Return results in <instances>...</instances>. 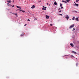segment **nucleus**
<instances>
[{"mask_svg":"<svg viewBox=\"0 0 79 79\" xmlns=\"http://www.w3.org/2000/svg\"><path fill=\"white\" fill-rule=\"evenodd\" d=\"M74 24H73V25H71L69 27V29H71V28H73V27H74Z\"/></svg>","mask_w":79,"mask_h":79,"instance_id":"nucleus-1","label":"nucleus"},{"mask_svg":"<svg viewBox=\"0 0 79 79\" xmlns=\"http://www.w3.org/2000/svg\"><path fill=\"white\" fill-rule=\"evenodd\" d=\"M46 18V19H49V16H48L47 15H46L45 16Z\"/></svg>","mask_w":79,"mask_h":79,"instance_id":"nucleus-2","label":"nucleus"},{"mask_svg":"<svg viewBox=\"0 0 79 79\" xmlns=\"http://www.w3.org/2000/svg\"><path fill=\"white\" fill-rule=\"evenodd\" d=\"M65 18H66L67 19H69V16L68 15H66Z\"/></svg>","mask_w":79,"mask_h":79,"instance_id":"nucleus-3","label":"nucleus"},{"mask_svg":"<svg viewBox=\"0 0 79 79\" xmlns=\"http://www.w3.org/2000/svg\"><path fill=\"white\" fill-rule=\"evenodd\" d=\"M75 20L77 21H79V19H78V18H76L75 19Z\"/></svg>","mask_w":79,"mask_h":79,"instance_id":"nucleus-4","label":"nucleus"},{"mask_svg":"<svg viewBox=\"0 0 79 79\" xmlns=\"http://www.w3.org/2000/svg\"><path fill=\"white\" fill-rule=\"evenodd\" d=\"M35 8V6H34V5H33L31 7V8L32 9L34 8Z\"/></svg>","mask_w":79,"mask_h":79,"instance_id":"nucleus-5","label":"nucleus"},{"mask_svg":"<svg viewBox=\"0 0 79 79\" xmlns=\"http://www.w3.org/2000/svg\"><path fill=\"white\" fill-rule=\"evenodd\" d=\"M70 45L73 47H74V44H73V43L70 44Z\"/></svg>","mask_w":79,"mask_h":79,"instance_id":"nucleus-6","label":"nucleus"},{"mask_svg":"<svg viewBox=\"0 0 79 79\" xmlns=\"http://www.w3.org/2000/svg\"><path fill=\"white\" fill-rule=\"evenodd\" d=\"M16 7H17L18 8H19V9H21V7H19L18 6H16Z\"/></svg>","mask_w":79,"mask_h":79,"instance_id":"nucleus-7","label":"nucleus"},{"mask_svg":"<svg viewBox=\"0 0 79 79\" xmlns=\"http://www.w3.org/2000/svg\"><path fill=\"white\" fill-rule=\"evenodd\" d=\"M67 56H68V55H65L64 56H65V58H66L67 59H68V57H67Z\"/></svg>","mask_w":79,"mask_h":79,"instance_id":"nucleus-8","label":"nucleus"},{"mask_svg":"<svg viewBox=\"0 0 79 79\" xmlns=\"http://www.w3.org/2000/svg\"><path fill=\"white\" fill-rule=\"evenodd\" d=\"M75 5H76V6H78L79 5H78V4H77L76 3H75Z\"/></svg>","mask_w":79,"mask_h":79,"instance_id":"nucleus-9","label":"nucleus"},{"mask_svg":"<svg viewBox=\"0 0 79 79\" xmlns=\"http://www.w3.org/2000/svg\"><path fill=\"white\" fill-rule=\"evenodd\" d=\"M72 53H74V54H76L77 53L76 52H74V51H73Z\"/></svg>","mask_w":79,"mask_h":79,"instance_id":"nucleus-10","label":"nucleus"},{"mask_svg":"<svg viewBox=\"0 0 79 79\" xmlns=\"http://www.w3.org/2000/svg\"><path fill=\"white\" fill-rule=\"evenodd\" d=\"M7 4L9 6H12V5L10 4V3H8Z\"/></svg>","mask_w":79,"mask_h":79,"instance_id":"nucleus-11","label":"nucleus"},{"mask_svg":"<svg viewBox=\"0 0 79 79\" xmlns=\"http://www.w3.org/2000/svg\"><path fill=\"white\" fill-rule=\"evenodd\" d=\"M7 2H8V3H11V1H7Z\"/></svg>","mask_w":79,"mask_h":79,"instance_id":"nucleus-12","label":"nucleus"},{"mask_svg":"<svg viewBox=\"0 0 79 79\" xmlns=\"http://www.w3.org/2000/svg\"><path fill=\"white\" fill-rule=\"evenodd\" d=\"M73 20H74L75 19V17H73V18H72Z\"/></svg>","mask_w":79,"mask_h":79,"instance_id":"nucleus-13","label":"nucleus"},{"mask_svg":"<svg viewBox=\"0 0 79 79\" xmlns=\"http://www.w3.org/2000/svg\"><path fill=\"white\" fill-rule=\"evenodd\" d=\"M42 10H46V9H45V8H42Z\"/></svg>","mask_w":79,"mask_h":79,"instance_id":"nucleus-14","label":"nucleus"},{"mask_svg":"<svg viewBox=\"0 0 79 79\" xmlns=\"http://www.w3.org/2000/svg\"><path fill=\"white\" fill-rule=\"evenodd\" d=\"M70 1H71V0H67V2H70Z\"/></svg>","mask_w":79,"mask_h":79,"instance_id":"nucleus-15","label":"nucleus"},{"mask_svg":"<svg viewBox=\"0 0 79 79\" xmlns=\"http://www.w3.org/2000/svg\"><path fill=\"white\" fill-rule=\"evenodd\" d=\"M54 5H57V3H56V2H55Z\"/></svg>","mask_w":79,"mask_h":79,"instance_id":"nucleus-16","label":"nucleus"},{"mask_svg":"<svg viewBox=\"0 0 79 79\" xmlns=\"http://www.w3.org/2000/svg\"><path fill=\"white\" fill-rule=\"evenodd\" d=\"M60 6H63V4H62L61 3H60Z\"/></svg>","mask_w":79,"mask_h":79,"instance_id":"nucleus-17","label":"nucleus"},{"mask_svg":"<svg viewBox=\"0 0 79 79\" xmlns=\"http://www.w3.org/2000/svg\"><path fill=\"white\" fill-rule=\"evenodd\" d=\"M76 66H78V64L77 63L76 64Z\"/></svg>","mask_w":79,"mask_h":79,"instance_id":"nucleus-18","label":"nucleus"},{"mask_svg":"<svg viewBox=\"0 0 79 79\" xmlns=\"http://www.w3.org/2000/svg\"><path fill=\"white\" fill-rule=\"evenodd\" d=\"M15 16H17V17H18V15H17V14H15Z\"/></svg>","mask_w":79,"mask_h":79,"instance_id":"nucleus-19","label":"nucleus"},{"mask_svg":"<svg viewBox=\"0 0 79 79\" xmlns=\"http://www.w3.org/2000/svg\"><path fill=\"white\" fill-rule=\"evenodd\" d=\"M22 12L23 13H25V11H23V10H22Z\"/></svg>","mask_w":79,"mask_h":79,"instance_id":"nucleus-20","label":"nucleus"},{"mask_svg":"<svg viewBox=\"0 0 79 79\" xmlns=\"http://www.w3.org/2000/svg\"><path fill=\"white\" fill-rule=\"evenodd\" d=\"M23 35H24V34H22L21 35V37H22V36H23Z\"/></svg>","mask_w":79,"mask_h":79,"instance_id":"nucleus-21","label":"nucleus"},{"mask_svg":"<svg viewBox=\"0 0 79 79\" xmlns=\"http://www.w3.org/2000/svg\"><path fill=\"white\" fill-rule=\"evenodd\" d=\"M79 2V0H76V2Z\"/></svg>","mask_w":79,"mask_h":79,"instance_id":"nucleus-22","label":"nucleus"},{"mask_svg":"<svg viewBox=\"0 0 79 79\" xmlns=\"http://www.w3.org/2000/svg\"><path fill=\"white\" fill-rule=\"evenodd\" d=\"M19 11H22V10H21V9L19 10Z\"/></svg>","mask_w":79,"mask_h":79,"instance_id":"nucleus-23","label":"nucleus"},{"mask_svg":"<svg viewBox=\"0 0 79 79\" xmlns=\"http://www.w3.org/2000/svg\"><path fill=\"white\" fill-rule=\"evenodd\" d=\"M71 56L72 57H74V58H75V57H74V56H73V55H72Z\"/></svg>","mask_w":79,"mask_h":79,"instance_id":"nucleus-24","label":"nucleus"},{"mask_svg":"<svg viewBox=\"0 0 79 79\" xmlns=\"http://www.w3.org/2000/svg\"><path fill=\"white\" fill-rule=\"evenodd\" d=\"M12 6L13 7H14V6H15V5H13L12 6H12Z\"/></svg>","mask_w":79,"mask_h":79,"instance_id":"nucleus-25","label":"nucleus"},{"mask_svg":"<svg viewBox=\"0 0 79 79\" xmlns=\"http://www.w3.org/2000/svg\"><path fill=\"white\" fill-rule=\"evenodd\" d=\"M50 25L51 26H52V23L50 24Z\"/></svg>","mask_w":79,"mask_h":79,"instance_id":"nucleus-26","label":"nucleus"},{"mask_svg":"<svg viewBox=\"0 0 79 79\" xmlns=\"http://www.w3.org/2000/svg\"><path fill=\"white\" fill-rule=\"evenodd\" d=\"M59 15H61V16H63V14H60Z\"/></svg>","mask_w":79,"mask_h":79,"instance_id":"nucleus-27","label":"nucleus"},{"mask_svg":"<svg viewBox=\"0 0 79 79\" xmlns=\"http://www.w3.org/2000/svg\"><path fill=\"white\" fill-rule=\"evenodd\" d=\"M27 21H31V20H30L29 19H28Z\"/></svg>","mask_w":79,"mask_h":79,"instance_id":"nucleus-28","label":"nucleus"},{"mask_svg":"<svg viewBox=\"0 0 79 79\" xmlns=\"http://www.w3.org/2000/svg\"><path fill=\"white\" fill-rule=\"evenodd\" d=\"M64 3H67V2H66V1H65V2H64Z\"/></svg>","mask_w":79,"mask_h":79,"instance_id":"nucleus-29","label":"nucleus"},{"mask_svg":"<svg viewBox=\"0 0 79 79\" xmlns=\"http://www.w3.org/2000/svg\"><path fill=\"white\" fill-rule=\"evenodd\" d=\"M62 2H64H64H65L64 1H62Z\"/></svg>","mask_w":79,"mask_h":79,"instance_id":"nucleus-30","label":"nucleus"},{"mask_svg":"<svg viewBox=\"0 0 79 79\" xmlns=\"http://www.w3.org/2000/svg\"><path fill=\"white\" fill-rule=\"evenodd\" d=\"M11 13H12V14H13V15H15V13H13L12 12H11Z\"/></svg>","mask_w":79,"mask_h":79,"instance_id":"nucleus-31","label":"nucleus"},{"mask_svg":"<svg viewBox=\"0 0 79 79\" xmlns=\"http://www.w3.org/2000/svg\"><path fill=\"white\" fill-rule=\"evenodd\" d=\"M27 26V24H25L24 25V26Z\"/></svg>","mask_w":79,"mask_h":79,"instance_id":"nucleus-32","label":"nucleus"},{"mask_svg":"<svg viewBox=\"0 0 79 79\" xmlns=\"http://www.w3.org/2000/svg\"><path fill=\"white\" fill-rule=\"evenodd\" d=\"M63 8L62 6H61V9H63Z\"/></svg>","mask_w":79,"mask_h":79,"instance_id":"nucleus-33","label":"nucleus"},{"mask_svg":"<svg viewBox=\"0 0 79 79\" xmlns=\"http://www.w3.org/2000/svg\"><path fill=\"white\" fill-rule=\"evenodd\" d=\"M44 8H45V9H46V8H47V7H44Z\"/></svg>","mask_w":79,"mask_h":79,"instance_id":"nucleus-34","label":"nucleus"},{"mask_svg":"<svg viewBox=\"0 0 79 79\" xmlns=\"http://www.w3.org/2000/svg\"><path fill=\"white\" fill-rule=\"evenodd\" d=\"M61 10H60V11H59V12L60 13H61Z\"/></svg>","mask_w":79,"mask_h":79,"instance_id":"nucleus-35","label":"nucleus"},{"mask_svg":"<svg viewBox=\"0 0 79 79\" xmlns=\"http://www.w3.org/2000/svg\"><path fill=\"white\" fill-rule=\"evenodd\" d=\"M20 9H17V10H16V11H18V10H19Z\"/></svg>","mask_w":79,"mask_h":79,"instance_id":"nucleus-36","label":"nucleus"},{"mask_svg":"<svg viewBox=\"0 0 79 79\" xmlns=\"http://www.w3.org/2000/svg\"><path fill=\"white\" fill-rule=\"evenodd\" d=\"M73 30H75V28H73Z\"/></svg>","mask_w":79,"mask_h":79,"instance_id":"nucleus-37","label":"nucleus"},{"mask_svg":"<svg viewBox=\"0 0 79 79\" xmlns=\"http://www.w3.org/2000/svg\"><path fill=\"white\" fill-rule=\"evenodd\" d=\"M41 2V1H40V2Z\"/></svg>","mask_w":79,"mask_h":79,"instance_id":"nucleus-38","label":"nucleus"},{"mask_svg":"<svg viewBox=\"0 0 79 79\" xmlns=\"http://www.w3.org/2000/svg\"><path fill=\"white\" fill-rule=\"evenodd\" d=\"M43 8H44L45 7L44 6H43Z\"/></svg>","mask_w":79,"mask_h":79,"instance_id":"nucleus-39","label":"nucleus"},{"mask_svg":"<svg viewBox=\"0 0 79 79\" xmlns=\"http://www.w3.org/2000/svg\"><path fill=\"white\" fill-rule=\"evenodd\" d=\"M68 19H67V21L68 20Z\"/></svg>","mask_w":79,"mask_h":79,"instance_id":"nucleus-40","label":"nucleus"},{"mask_svg":"<svg viewBox=\"0 0 79 79\" xmlns=\"http://www.w3.org/2000/svg\"><path fill=\"white\" fill-rule=\"evenodd\" d=\"M76 59L77 60V58H76Z\"/></svg>","mask_w":79,"mask_h":79,"instance_id":"nucleus-41","label":"nucleus"},{"mask_svg":"<svg viewBox=\"0 0 79 79\" xmlns=\"http://www.w3.org/2000/svg\"><path fill=\"white\" fill-rule=\"evenodd\" d=\"M13 2H14V0H13Z\"/></svg>","mask_w":79,"mask_h":79,"instance_id":"nucleus-42","label":"nucleus"},{"mask_svg":"<svg viewBox=\"0 0 79 79\" xmlns=\"http://www.w3.org/2000/svg\"><path fill=\"white\" fill-rule=\"evenodd\" d=\"M36 20H37V19H35Z\"/></svg>","mask_w":79,"mask_h":79,"instance_id":"nucleus-43","label":"nucleus"},{"mask_svg":"<svg viewBox=\"0 0 79 79\" xmlns=\"http://www.w3.org/2000/svg\"><path fill=\"white\" fill-rule=\"evenodd\" d=\"M48 3H47V5H48Z\"/></svg>","mask_w":79,"mask_h":79,"instance_id":"nucleus-44","label":"nucleus"},{"mask_svg":"<svg viewBox=\"0 0 79 79\" xmlns=\"http://www.w3.org/2000/svg\"><path fill=\"white\" fill-rule=\"evenodd\" d=\"M34 21H35V19H34Z\"/></svg>","mask_w":79,"mask_h":79,"instance_id":"nucleus-45","label":"nucleus"},{"mask_svg":"<svg viewBox=\"0 0 79 79\" xmlns=\"http://www.w3.org/2000/svg\"><path fill=\"white\" fill-rule=\"evenodd\" d=\"M59 10H60V8H59Z\"/></svg>","mask_w":79,"mask_h":79,"instance_id":"nucleus-46","label":"nucleus"},{"mask_svg":"<svg viewBox=\"0 0 79 79\" xmlns=\"http://www.w3.org/2000/svg\"><path fill=\"white\" fill-rule=\"evenodd\" d=\"M74 2V3H75V2Z\"/></svg>","mask_w":79,"mask_h":79,"instance_id":"nucleus-47","label":"nucleus"}]
</instances>
